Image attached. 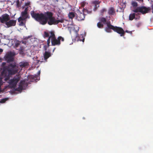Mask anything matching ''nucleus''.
I'll return each instance as SVG.
<instances>
[{"mask_svg":"<svg viewBox=\"0 0 153 153\" xmlns=\"http://www.w3.org/2000/svg\"><path fill=\"white\" fill-rule=\"evenodd\" d=\"M40 71H38V75H39L40 74Z\"/></svg>","mask_w":153,"mask_h":153,"instance_id":"obj_45","label":"nucleus"},{"mask_svg":"<svg viewBox=\"0 0 153 153\" xmlns=\"http://www.w3.org/2000/svg\"><path fill=\"white\" fill-rule=\"evenodd\" d=\"M16 3V6L17 7H19L21 6V4L20 3V2L19 0L17 1Z\"/></svg>","mask_w":153,"mask_h":153,"instance_id":"obj_34","label":"nucleus"},{"mask_svg":"<svg viewBox=\"0 0 153 153\" xmlns=\"http://www.w3.org/2000/svg\"><path fill=\"white\" fill-rule=\"evenodd\" d=\"M24 48L23 47L21 46L19 49V53L21 54H23L24 53Z\"/></svg>","mask_w":153,"mask_h":153,"instance_id":"obj_23","label":"nucleus"},{"mask_svg":"<svg viewBox=\"0 0 153 153\" xmlns=\"http://www.w3.org/2000/svg\"><path fill=\"white\" fill-rule=\"evenodd\" d=\"M27 13L22 11L21 13V16L20 17L17 19H26L27 18H29Z\"/></svg>","mask_w":153,"mask_h":153,"instance_id":"obj_12","label":"nucleus"},{"mask_svg":"<svg viewBox=\"0 0 153 153\" xmlns=\"http://www.w3.org/2000/svg\"><path fill=\"white\" fill-rule=\"evenodd\" d=\"M14 54L13 53L10 52L7 54L4 57V58L5 61H6L7 63H8V64L13 63V62H15L14 61L13 56Z\"/></svg>","mask_w":153,"mask_h":153,"instance_id":"obj_7","label":"nucleus"},{"mask_svg":"<svg viewBox=\"0 0 153 153\" xmlns=\"http://www.w3.org/2000/svg\"><path fill=\"white\" fill-rule=\"evenodd\" d=\"M138 1H141L142 2H143V0H138Z\"/></svg>","mask_w":153,"mask_h":153,"instance_id":"obj_46","label":"nucleus"},{"mask_svg":"<svg viewBox=\"0 0 153 153\" xmlns=\"http://www.w3.org/2000/svg\"><path fill=\"white\" fill-rule=\"evenodd\" d=\"M131 4L132 6L134 7H137L138 6V4L137 3L134 1H132Z\"/></svg>","mask_w":153,"mask_h":153,"instance_id":"obj_30","label":"nucleus"},{"mask_svg":"<svg viewBox=\"0 0 153 153\" xmlns=\"http://www.w3.org/2000/svg\"><path fill=\"white\" fill-rule=\"evenodd\" d=\"M59 22V21L58 20H49L48 22V24L50 25H56Z\"/></svg>","mask_w":153,"mask_h":153,"instance_id":"obj_15","label":"nucleus"},{"mask_svg":"<svg viewBox=\"0 0 153 153\" xmlns=\"http://www.w3.org/2000/svg\"><path fill=\"white\" fill-rule=\"evenodd\" d=\"M141 22H139L136 24V26L137 27H139L141 25Z\"/></svg>","mask_w":153,"mask_h":153,"instance_id":"obj_36","label":"nucleus"},{"mask_svg":"<svg viewBox=\"0 0 153 153\" xmlns=\"http://www.w3.org/2000/svg\"><path fill=\"white\" fill-rule=\"evenodd\" d=\"M28 7H26L24 10V11H23V12L27 13V11L28 10Z\"/></svg>","mask_w":153,"mask_h":153,"instance_id":"obj_37","label":"nucleus"},{"mask_svg":"<svg viewBox=\"0 0 153 153\" xmlns=\"http://www.w3.org/2000/svg\"><path fill=\"white\" fill-rule=\"evenodd\" d=\"M75 16V14L74 12H70L69 13L68 16L69 18L73 19Z\"/></svg>","mask_w":153,"mask_h":153,"instance_id":"obj_27","label":"nucleus"},{"mask_svg":"<svg viewBox=\"0 0 153 153\" xmlns=\"http://www.w3.org/2000/svg\"><path fill=\"white\" fill-rule=\"evenodd\" d=\"M37 21L39 22L40 24L42 25H44L47 22L48 20H36Z\"/></svg>","mask_w":153,"mask_h":153,"instance_id":"obj_20","label":"nucleus"},{"mask_svg":"<svg viewBox=\"0 0 153 153\" xmlns=\"http://www.w3.org/2000/svg\"><path fill=\"white\" fill-rule=\"evenodd\" d=\"M30 2H27V3H25V5L26 6H27L30 5Z\"/></svg>","mask_w":153,"mask_h":153,"instance_id":"obj_38","label":"nucleus"},{"mask_svg":"<svg viewBox=\"0 0 153 153\" xmlns=\"http://www.w3.org/2000/svg\"><path fill=\"white\" fill-rule=\"evenodd\" d=\"M70 33L71 34V30H70Z\"/></svg>","mask_w":153,"mask_h":153,"instance_id":"obj_49","label":"nucleus"},{"mask_svg":"<svg viewBox=\"0 0 153 153\" xmlns=\"http://www.w3.org/2000/svg\"><path fill=\"white\" fill-rule=\"evenodd\" d=\"M79 35L77 34V35H76V39L77 41H82L84 42L85 40V38L83 35L81 34L79 36H78Z\"/></svg>","mask_w":153,"mask_h":153,"instance_id":"obj_14","label":"nucleus"},{"mask_svg":"<svg viewBox=\"0 0 153 153\" xmlns=\"http://www.w3.org/2000/svg\"><path fill=\"white\" fill-rule=\"evenodd\" d=\"M102 12H103L104 11H106V10L105 9H103L102 10Z\"/></svg>","mask_w":153,"mask_h":153,"instance_id":"obj_44","label":"nucleus"},{"mask_svg":"<svg viewBox=\"0 0 153 153\" xmlns=\"http://www.w3.org/2000/svg\"><path fill=\"white\" fill-rule=\"evenodd\" d=\"M3 51V50L2 49L0 48V53H2Z\"/></svg>","mask_w":153,"mask_h":153,"instance_id":"obj_43","label":"nucleus"},{"mask_svg":"<svg viewBox=\"0 0 153 153\" xmlns=\"http://www.w3.org/2000/svg\"><path fill=\"white\" fill-rule=\"evenodd\" d=\"M51 56L50 52L45 51L43 54L44 60L45 62L47 61V59Z\"/></svg>","mask_w":153,"mask_h":153,"instance_id":"obj_11","label":"nucleus"},{"mask_svg":"<svg viewBox=\"0 0 153 153\" xmlns=\"http://www.w3.org/2000/svg\"><path fill=\"white\" fill-rule=\"evenodd\" d=\"M124 5V7H120V9L121 10V11L123 12L124 10V8L126 7V4H123Z\"/></svg>","mask_w":153,"mask_h":153,"instance_id":"obj_35","label":"nucleus"},{"mask_svg":"<svg viewBox=\"0 0 153 153\" xmlns=\"http://www.w3.org/2000/svg\"><path fill=\"white\" fill-rule=\"evenodd\" d=\"M59 21V22L63 23L64 22L65 23V25H69L68 24V20H58Z\"/></svg>","mask_w":153,"mask_h":153,"instance_id":"obj_25","label":"nucleus"},{"mask_svg":"<svg viewBox=\"0 0 153 153\" xmlns=\"http://www.w3.org/2000/svg\"><path fill=\"white\" fill-rule=\"evenodd\" d=\"M135 13H133L130 14L129 19H134L135 18Z\"/></svg>","mask_w":153,"mask_h":153,"instance_id":"obj_28","label":"nucleus"},{"mask_svg":"<svg viewBox=\"0 0 153 153\" xmlns=\"http://www.w3.org/2000/svg\"><path fill=\"white\" fill-rule=\"evenodd\" d=\"M30 14L32 17L35 19H53V13L50 11H47L44 14L42 13L39 14L32 11L31 12Z\"/></svg>","mask_w":153,"mask_h":153,"instance_id":"obj_3","label":"nucleus"},{"mask_svg":"<svg viewBox=\"0 0 153 153\" xmlns=\"http://www.w3.org/2000/svg\"><path fill=\"white\" fill-rule=\"evenodd\" d=\"M26 20H18L19 23V25L21 26H23L25 25Z\"/></svg>","mask_w":153,"mask_h":153,"instance_id":"obj_18","label":"nucleus"},{"mask_svg":"<svg viewBox=\"0 0 153 153\" xmlns=\"http://www.w3.org/2000/svg\"><path fill=\"white\" fill-rule=\"evenodd\" d=\"M19 66L21 68H23L28 66L29 64L27 62H22L19 64Z\"/></svg>","mask_w":153,"mask_h":153,"instance_id":"obj_16","label":"nucleus"},{"mask_svg":"<svg viewBox=\"0 0 153 153\" xmlns=\"http://www.w3.org/2000/svg\"><path fill=\"white\" fill-rule=\"evenodd\" d=\"M103 24L106 25L105 24H104L102 22V20H101V21L100 22H98L97 24V27L100 28H102L103 27Z\"/></svg>","mask_w":153,"mask_h":153,"instance_id":"obj_22","label":"nucleus"},{"mask_svg":"<svg viewBox=\"0 0 153 153\" xmlns=\"http://www.w3.org/2000/svg\"><path fill=\"white\" fill-rule=\"evenodd\" d=\"M100 2H101V1H99L96 0L93 2V4L95 5V8L97 9L99 7V4Z\"/></svg>","mask_w":153,"mask_h":153,"instance_id":"obj_17","label":"nucleus"},{"mask_svg":"<svg viewBox=\"0 0 153 153\" xmlns=\"http://www.w3.org/2000/svg\"><path fill=\"white\" fill-rule=\"evenodd\" d=\"M151 10L150 7L142 6L137 7L134 9V11L136 13L140 12L143 14H145L150 13Z\"/></svg>","mask_w":153,"mask_h":153,"instance_id":"obj_5","label":"nucleus"},{"mask_svg":"<svg viewBox=\"0 0 153 153\" xmlns=\"http://www.w3.org/2000/svg\"><path fill=\"white\" fill-rule=\"evenodd\" d=\"M71 29H72L74 31V32L75 33L76 35L77 36V34H78L77 32L79 30V27L76 25H74V28Z\"/></svg>","mask_w":153,"mask_h":153,"instance_id":"obj_19","label":"nucleus"},{"mask_svg":"<svg viewBox=\"0 0 153 153\" xmlns=\"http://www.w3.org/2000/svg\"><path fill=\"white\" fill-rule=\"evenodd\" d=\"M108 14L110 15L109 18L111 19L112 16H115L116 15V12L114 8L113 7H111L109 8L108 10Z\"/></svg>","mask_w":153,"mask_h":153,"instance_id":"obj_9","label":"nucleus"},{"mask_svg":"<svg viewBox=\"0 0 153 153\" xmlns=\"http://www.w3.org/2000/svg\"><path fill=\"white\" fill-rule=\"evenodd\" d=\"M20 79V76L16 75L12 79L9 80L8 82L12 87H14Z\"/></svg>","mask_w":153,"mask_h":153,"instance_id":"obj_8","label":"nucleus"},{"mask_svg":"<svg viewBox=\"0 0 153 153\" xmlns=\"http://www.w3.org/2000/svg\"><path fill=\"white\" fill-rule=\"evenodd\" d=\"M106 18L107 19H108V17H106Z\"/></svg>","mask_w":153,"mask_h":153,"instance_id":"obj_50","label":"nucleus"},{"mask_svg":"<svg viewBox=\"0 0 153 153\" xmlns=\"http://www.w3.org/2000/svg\"><path fill=\"white\" fill-rule=\"evenodd\" d=\"M50 32H49V33H48L46 31H45L44 32V37L45 38L49 37V34H50Z\"/></svg>","mask_w":153,"mask_h":153,"instance_id":"obj_29","label":"nucleus"},{"mask_svg":"<svg viewBox=\"0 0 153 153\" xmlns=\"http://www.w3.org/2000/svg\"><path fill=\"white\" fill-rule=\"evenodd\" d=\"M20 42L19 41H17L15 43V46L16 47H17L20 45Z\"/></svg>","mask_w":153,"mask_h":153,"instance_id":"obj_32","label":"nucleus"},{"mask_svg":"<svg viewBox=\"0 0 153 153\" xmlns=\"http://www.w3.org/2000/svg\"><path fill=\"white\" fill-rule=\"evenodd\" d=\"M47 46L46 45H45L44 46V49L45 51L47 50Z\"/></svg>","mask_w":153,"mask_h":153,"instance_id":"obj_40","label":"nucleus"},{"mask_svg":"<svg viewBox=\"0 0 153 153\" xmlns=\"http://www.w3.org/2000/svg\"><path fill=\"white\" fill-rule=\"evenodd\" d=\"M151 8V9H152V13H153V4H152V5Z\"/></svg>","mask_w":153,"mask_h":153,"instance_id":"obj_41","label":"nucleus"},{"mask_svg":"<svg viewBox=\"0 0 153 153\" xmlns=\"http://www.w3.org/2000/svg\"><path fill=\"white\" fill-rule=\"evenodd\" d=\"M19 67L15 62H13L5 66L1 72V76L4 78V80H9L11 75L17 73L19 71Z\"/></svg>","mask_w":153,"mask_h":153,"instance_id":"obj_1","label":"nucleus"},{"mask_svg":"<svg viewBox=\"0 0 153 153\" xmlns=\"http://www.w3.org/2000/svg\"><path fill=\"white\" fill-rule=\"evenodd\" d=\"M69 25H73V20H68V24Z\"/></svg>","mask_w":153,"mask_h":153,"instance_id":"obj_31","label":"nucleus"},{"mask_svg":"<svg viewBox=\"0 0 153 153\" xmlns=\"http://www.w3.org/2000/svg\"><path fill=\"white\" fill-rule=\"evenodd\" d=\"M1 22L5 24L7 28L15 26L16 25V20H0Z\"/></svg>","mask_w":153,"mask_h":153,"instance_id":"obj_6","label":"nucleus"},{"mask_svg":"<svg viewBox=\"0 0 153 153\" xmlns=\"http://www.w3.org/2000/svg\"><path fill=\"white\" fill-rule=\"evenodd\" d=\"M102 22L106 24L107 27L105 28V31L108 33H111L112 30L114 31L117 32L120 34L121 36H124L125 35V32L123 29L121 27L114 26L111 25V22L107 20H102Z\"/></svg>","mask_w":153,"mask_h":153,"instance_id":"obj_2","label":"nucleus"},{"mask_svg":"<svg viewBox=\"0 0 153 153\" xmlns=\"http://www.w3.org/2000/svg\"><path fill=\"white\" fill-rule=\"evenodd\" d=\"M102 19H105V18H102Z\"/></svg>","mask_w":153,"mask_h":153,"instance_id":"obj_47","label":"nucleus"},{"mask_svg":"<svg viewBox=\"0 0 153 153\" xmlns=\"http://www.w3.org/2000/svg\"><path fill=\"white\" fill-rule=\"evenodd\" d=\"M4 78H2V77L1 76V77H0V93L2 92V90L1 88V86L3 84V82L2 81V79Z\"/></svg>","mask_w":153,"mask_h":153,"instance_id":"obj_26","label":"nucleus"},{"mask_svg":"<svg viewBox=\"0 0 153 153\" xmlns=\"http://www.w3.org/2000/svg\"><path fill=\"white\" fill-rule=\"evenodd\" d=\"M125 32H126V33H132V32L131 31H128L127 30H126L125 31Z\"/></svg>","mask_w":153,"mask_h":153,"instance_id":"obj_39","label":"nucleus"},{"mask_svg":"<svg viewBox=\"0 0 153 153\" xmlns=\"http://www.w3.org/2000/svg\"><path fill=\"white\" fill-rule=\"evenodd\" d=\"M55 48H54L53 50V52H54V50H55Z\"/></svg>","mask_w":153,"mask_h":153,"instance_id":"obj_48","label":"nucleus"},{"mask_svg":"<svg viewBox=\"0 0 153 153\" xmlns=\"http://www.w3.org/2000/svg\"><path fill=\"white\" fill-rule=\"evenodd\" d=\"M6 62H3L2 63V65L3 66H5V65H6Z\"/></svg>","mask_w":153,"mask_h":153,"instance_id":"obj_42","label":"nucleus"},{"mask_svg":"<svg viewBox=\"0 0 153 153\" xmlns=\"http://www.w3.org/2000/svg\"><path fill=\"white\" fill-rule=\"evenodd\" d=\"M50 33L51 34L50 36L48 38L47 41L48 47L49 46L51 38L52 45L53 46H55L56 45H59L61 44L60 42L61 40L62 42L64 41V38L61 36H59L57 39H56L53 31H51Z\"/></svg>","mask_w":153,"mask_h":153,"instance_id":"obj_4","label":"nucleus"},{"mask_svg":"<svg viewBox=\"0 0 153 153\" xmlns=\"http://www.w3.org/2000/svg\"><path fill=\"white\" fill-rule=\"evenodd\" d=\"M37 77V75H35L34 76H29V78H31V82H34L35 81L36 79V78Z\"/></svg>","mask_w":153,"mask_h":153,"instance_id":"obj_24","label":"nucleus"},{"mask_svg":"<svg viewBox=\"0 0 153 153\" xmlns=\"http://www.w3.org/2000/svg\"><path fill=\"white\" fill-rule=\"evenodd\" d=\"M7 100V99L6 98L2 99L0 101V102L1 103H4Z\"/></svg>","mask_w":153,"mask_h":153,"instance_id":"obj_33","label":"nucleus"},{"mask_svg":"<svg viewBox=\"0 0 153 153\" xmlns=\"http://www.w3.org/2000/svg\"><path fill=\"white\" fill-rule=\"evenodd\" d=\"M83 13H79V17L80 19H84L85 18V15H86L85 13H88V11L87 10L83 8Z\"/></svg>","mask_w":153,"mask_h":153,"instance_id":"obj_13","label":"nucleus"},{"mask_svg":"<svg viewBox=\"0 0 153 153\" xmlns=\"http://www.w3.org/2000/svg\"><path fill=\"white\" fill-rule=\"evenodd\" d=\"M2 18L0 17V19H10L9 15L7 13L2 15Z\"/></svg>","mask_w":153,"mask_h":153,"instance_id":"obj_21","label":"nucleus"},{"mask_svg":"<svg viewBox=\"0 0 153 153\" xmlns=\"http://www.w3.org/2000/svg\"><path fill=\"white\" fill-rule=\"evenodd\" d=\"M27 85L28 84L25 81H21L19 83L18 88L19 90H22V89H24Z\"/></svg>","mask_w":153,"mask_h":153,"instance_id":"obj_10","label":"nucleus"}]
</instances>
